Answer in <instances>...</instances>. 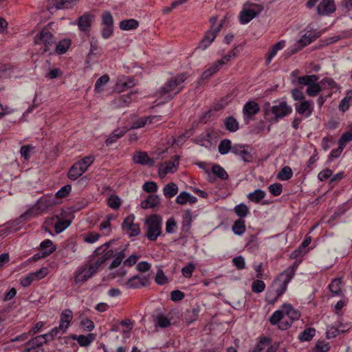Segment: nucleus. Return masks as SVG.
Returning a JSON list of instances; mask_svg holds the SVG:
<instances>
[{
  "mask_svg": "<svg viewBox=\"0 0 352 352\" xmlns=\"http://www.w3.org/2000/svg\"><path fill=\"white\" fill-rule=\"evenodd\" d=\"M274 104V105L271 106L269 102H266L263 107L265 116H269L270 113L273 115V117L270 119L271 123L278 122L280 120L289 116L292 113V107L285 100L278 102L277 100H275Z\"/></svg>",
  "mask_w": 352,
  "mask_h": 352,
  "instance_id": "nucleus-1",
  "label": "nucleus"
},
{
  "mask_svg": "<svg viewBox=\"0 0 352 352\" xmlns=\"http://www.w3.org/2000/svg\"><path fill=\"white\" fill-rule=\"evenodd\" d=\"M162 217L158 214L150 215L145 221L147 226L146 236L151 241L157 240L161 234Z\"/></svg>",
  "mask_w": 352,
  "mask_h": 352,
  "instance_id": "nucleus-2",
  "label": "nucleus"
},
{
  "mask_svg": "<svg viewBox=\"0 0 352 352\" xmlns=\"http://www.w3.org/2000/svg\"><path fill=\"white\" fill-rule=\"evenodd\" d=\"M263 10V6L262 5L246 2L244 4V8L240 12V23L241 24L249 23L252 19L258 15Z\"/></svg>",
  "mask_w": 352,
  "mask_h": 352,
  "instance_id": "nucleus-3",
  "label": "nucleus"
},
{
  "mask_svg": "<svg viewBox=\"0 0 352 352\" xmlns=\"http://www.w3.org/2000/svg\"><path fill=\"white\" fill-rule=\"evenodd\" d=\"M100 267L96 261L89 265L85 264L82 265L76 272L75 282L80 284L85 283L98 272Z\"/></svg>",
  "mask_w": 352,
  "mask_h": 352,
  "instance_id": "nucleus-4",
  "label": "nucleus"
},
{
  "mask_svg": "<svg viewBox=\"0 0 352 352\" xmlns=\"http://www.w3.org/2000/svg\"><path fill=\"white\" fill-rule=\"evenodd\" d=\"M281 308L284 309L285 315L288 317V319L282 321L279 324L278 329L285 331L289 329L294 321L300 319L301 314L298 309H294L289 303H284Z\"/></svg>",
  "mask_w": 352,
  "mask_h": 352,
  "instance_id": "nucleus-5",
  "label": "nucleus"
},
{
  "mask_svg": "<svg viewBox=\"0 0 352 352\" xmlns=\"http://www.w3.org/2000/svg\"><path fill=\"white\" fill-rule=\"evenodd\" d=\"M174 316L175 313L173 310L168 311L166 314L157 313L156 315L153 316V322L155 327L165 329L171 324H174L175 322H172L174 319Z\"/></svg>",
  "mask_w": 352,
  "mask_h": 352,
  "instance_id": "nucleus-6",
  "label": "nucleus"
},
{
  "mask_svg": "<svg viewBox=\"0 0 352 352\" xmlns=\"http://www.w3.org/2000/svg\"><path fill=\"white\" fill-rule=\"evenodd\" d=\"M102 25L101 30L102 36L104 38H109L113 33V19L109 11H105L102 13Z\"/></svg>",
  "mask_w": 352,
  "mask_h": 352,
  "instance_id": "nucleus-7",
  "label": "nucleus"
},
{
  "mask_svg": "<svg viewBox=\"0 0 352 352\" xmlns=\"http://www.w3.org/2000/svg\"><path fill=\"white\" fill-rule=\"evenodd\" d=\"M259 104L252 100L248 101L243 107V120L246 124L254 119L255 115L260 111Z\"/></svg>",
  "mask_w": 352,
  "mask_h": 352,
  "instance_id": "nucleus-8",
  "label": "nucleus"
},
{
  "mask_svg": "<svg viewBox=\"0 0 352 352\" xmlns=\"http://www.w3.org/2000/svg\"><path fill=\"white\" fill-rule=\"evenodd\" d=\"M251 146L248 144H234L233 145L232 153L240 157L241 160L245 163H252L253 155L249 151Z\"/></svg>",
  "mask_w": 352,
  "mask_h": 352,
  "instance_id": "nucleus-9",
  "label": "nucleus"
},
{
  "mask_svg": "<svg viewBox=\"0 0 352 352\" xmlns=\"http://www.w3.org/2000/svg\"><path fill=\"white\" fill-rule=\"evenodd\" d=\"M135 216L131 214L127 216L122 224V229L129 236H136L140 234V228L138 224L134 223Z\"/></svg>",
  "mask_w": 352,
  "mask_h": 352,
  "instance_id": "nucleus-10",
  "label": "nucleus"
},
{
  "mask_svg": "<svg viewBox=\"0 0 352 352\" xmlns=\"http://www.w3.org/2000/svg\"><path fill=\"white\" fill-rule=\"evenodd\" d=\"M313 101L312 100H303L300 102L295 103V109L298 113L301 115L302 117L307 118H309L313 111Z\"/></svg>",
  "mask_w": 352,
  "mask_h": 352,
  "instance_id": "nucleus-11",
  "label": "nucleus"
},
{
  "mask_svg": "<svg viewBox=\"0 0 352 352\" xmlns=\"http://www.w3.org/2000/svg\"><path fill=\"white\" fill-rule=\"evenodd\" d=\"M336 10L333 0H322L317 7V13L320 16L329 15L335 12Z\"/></svg>",
  "mask_w": 352,
  "mask_h": 352,
  "instance_id": "nucleus-12",
  "label": "nucleus"
},
{
  "mask_svg": "<svg viewBox=\"0 0 352 352\" xmlns=\"http://www.w3.org/2000/svg\"><path fill=\"white\" fill-rule=\"evenodd\" d=\"M148 284L149 280L146 276L135 275L126 282L125 285L129 289H138Z\"/></svg>",
  "mask_w": 352,
  "mask_h": 352,
  "instance_id": "nucleus-13",
  "label": "nucleus"
},
{
  "mask_svg": "<svg viewBox=\"0 0 352 352\" xmlns=\"http://www.w3.org/2000/svg\"><path fill=\"white\" fill-rule=\"evenodd\" d=\"M192 222V214L190 209L186 210L182 215L181 235L186 237L190 234Z\"/></svg>",
  "mask_w": 352,
  "mask_h": 352,
  "instance_id": "nucleus-14",
  "label": "nucleus"
},
{
  "mask_svg": "<svg viewBox=\"0 0 352 352\" xmlns=\"http://www.w3.org/2000/svg\"><path fill=\"white\" fill-rule=\"evenodd\" d=\"M60 321L58 329H60L61 334L65 333L73 318V312L69 309H64L60 314Z\"/></svg>",
  "mask_w": 352,
  "mask_h": 352,
  "instance_id": "nucleus-15",
  "label": "nucleus"
},
{
  "mask_svg": "<svg viewBox=\"0 0 352 352\" xmlns=\"http://www.w3.org/2000/svg\"><path fill=\"white\" fill-rule=\"evenodd\" d=\"M56 43V41L52 34L47 29L44 28L34 37V44H51Z\"/></svg>",
  "mask_w": 352,
  "mask_h": 352,
  "instance_id": "nucleus-16",
  "label": "nucleus"
},
{
  "mask_svg": "<svg viewBox=\"0 0 352 352\" xmlns=\"http://www.w3.org/2000/svg\"><path fill=\"white\" fill-rule=\"evenodd\" d=\"M135 163L142 165H147L150 167L154 165V160L151 159L146 152L138 151L133 157Z\"/></svg>",
  "mask_w": 352,
  "mask_h": 352,
  "instance_id": "nucleus-17",
  "label": "nucleus"
},
{
  "mask_svg": "<svg viewBox=\"0 0 352 352\" xmlns=\"http://www.w3.org/2000/svg\"><path fill=\"white\" fill-rule=\"evenodd\" d=\"M342 278H333L328 285V289L333 296H344L342 290Z\"/></svg>",
  "mask_w": 352,
  "mask_h": 352,
  "instance_id": "nucleus-18",
  "label": "nucleus"
},
{
  "mask_svg": "<svg viewBox=\"0 0 352 352\" xmlns=\"http://www.w3.org/2000/svg\"><path fill=\"white\" fill-rule=\"evenodd\" d=\"M320 35V32L307 31L298 41L297 44H310L319 38Z\"/></svg>",
  "mask_w": 352,
  "mask_h": 352,
  "instance_id": "nucleus-19",
  "label": "nucleus"
},
{
  "mask_svg": "<svg viewBox=\"0 0 352 352\" xmlns=\"http://www.w3.org/2000/svg\"><path fill=\"white\" fill-rule=\"evenodd\" d=\"M94 19V16L91 14H85L81 16L78 23L79 29L81 31L87 32L89 29Z\"/></svg>",
  "mask_w": 352,
  "mask_h": 352,
  "instance_id": "nucleus-20",
  "label": "nucleus"
},
{
  "mask_svg": "<svg viewBox=\"0 0 352 352\" xmlns=\"http://www.w3.org/2000/svg\"><path fill=\"white\" fill-rule=\"evenodd\" d=\"M71 338L73 340H76L80 346H87L91 344V342L95 340V336L93 333H89L87 336L84 335H76L73 334L71 336Z\"/></svg>",
  "mask_w": 352,
  "mask_h": 352,
  "instance_id": "nucleus-21",
  "label": "nucleus"
},
{
  "mask_svg": "<svg viewBox=\"0 0 352 352\" xmlns=\"http://www.w3.org/2000/svg\"><path fill=\"white\" fill-rule=\"evenodd\" d=\"M210 174L212 178L216 179V177L221 180H227L229 178V175L226 170L218 164L212 165Z\"/></svg>",
  "mask_w": 352,
  "mask_h": 352,
  "instance_id": "nucleus-22",
  "label": "nucleus"
},
{
  "mask_svg": "<svg viewBox=\"0 0 352 352\" xmlns=\"http://www.w3.org/2000/svg\"><path fill=\"white\" fill-rule=\"evenodd\" d=\"M352 206V201H346L342 204L340 205L337 209L335 210L333 214L330 217L329 221H333L338 218L340 217L343 214H344L347 210L350 209Z\"/></svg>",
  "mask_w": 352,
  "mask_h": 352,
  "instance_id": "nucleus-23",
  "label": "nucleus"
},
{
  "mask_svg": "<svg viewBox=\"0 0 352 352\" xmlns=\"http://www.w3.org/2000/svg\"><path fill=\"white\" fill-rule=\"evenodd\" d=\"M160 204V197L157 195H150L141 202L143 209L153 208Z\"/></svg>",
  "mask_w": 352,
  "mask_h": 352,
  "instance_id": "nucleus-24",
  "label": "nucleus"
},
{
  "mask_svg": "<svg viewBox=\"0 0 352 352\" xmlns=\"http://www.w3.org/2000/svg\"><path fill=\"white\" fill-rule=\"evenodd\" d=\"M295 274L292 273L287 269H285L283 272L279 274V275L274 279L272 283V286L276 285L278 282H282L285 283V285H288L289 283L294 276Z\"/></svg>",
  "mask_w": 352,
  "mask_h": 352,
  "instance_id": "nucleus-25",
  "label": "nucleus"
},
{
  "mask_svg": "<svg viewBox=\"0 0 352 352\" xmlns=\"http://www.w3.org/2000/svg\"><path fill=\"white\" fill-rule=\"evenodd\" d=\"M197 201V198L192 196L189 192L182 191L177 195V204L186 205L189 203L190 204H195Z\"/></svg>",
  "mask_w": 352,
  "mask_h": 352,
  "instance_id": "nucleus-26",
  "label": "nucleus"
},
{
  "mask_svg": "<svg viewBox=\"0 0 352 352\" xmlns=\"http://www.w3.org/2000/svg\"><path fill=\"white\" fill-rule=\"evenodd\" d=\"M222 24H219L216 28H212L211 30H208L201 39V44H210L213 42Z\"/></svg>",
  "mask_w": 352,
  "mask_h": 352,
  "instance_id": "nucleus-27",
  "label": "nucleus"
},
{
  "mask_svg": "<svg viewBox=\"0 0 352 352\" xmlns=\"http://www.w3.org/2000/svg\"><path fill=\"white\" fill-rule=\"evenodd\" d=\"M154 120H159V118L156 116L140 118L133 122L131 128L133 129H137L144 127L146 124L152 123Z\"/></svg>",
  "mask_w": 352,
  "mask_h": 352,
  "instance_id": "nucleus-28",
  "label": "nucleus"
},
{
  "mask_svg": "<svg viewBox=\"0 0 352 352\" xmlns=\"http://www.w3.org/2000/svg\"><path fill=\"white\" fill-rule=\"evenodd\" d=\"M45 344V340H43V336H36L34 338L30 340L25 344V350L28 352H30L32 350L38 348Z\"/></svg>",
  "mask_w": 352,
  "mask_h": 352,
  "instance_id": "nucleus-29",
  "label": "nucleus"
},
{
  "mask_svg": "<svg viewBox=\"0 0 352 352\" xmlns=\"http://www.w3.org/2000/svg\"><path fill=\"white\" fill-rule=\"evenodd\" d=\"M84 173L85 170L81 165L78 162H76L69 170L67 176L70 179L76 180Z\"/></svg>",
  "mask_w": 352,
  "mask_h": 352,
  "instance_id": "nucleus-30",
  "label": "nucleus"
},
{
  "mask_svg": "<svg viewBox=\"0 0 352 352\" xmlns=\"http://www.w3.org/2000/svg\"><path fill=\"white\" fill-rule=\"evenodd\" d=\"M223 122L226 129L230 132H236L239 129L238 121L232 116L226 118Z\"/></svg>",
  "mask_w": 352,
  "mask_h": 352,
  "instance_id": "nucleus-31",
  "label": "nucleus"
},
{
  "mask_svg": "<svg viewBox=\"0 0 352 352\" xmlns=\"http://www.w3.org/2000/svg\"><path fill=\"white\" fill-rule=\"evenodd\" d=\"M285 315L284 309L281 308L280 309L275 311L272 315L269 318V322L272 325H278L282 322V320L283 319V316Z\"/></svg>",
  "mask_w": 352,
  "mask_h": 352,
  "instance_id": "nucleus-32",
  "label": "nucleus"
},
{
  "mask_svg": "<svg viewBox=\"0 0 352 352\" xmlns=\"http://www.w3.org/2000/svg\"><path fill=\"white\" fill-rule=\"evenodd\" d=\"M53 6H49L48 10H51L54 7L56 9L69 8L71 4L77 2L78 0H52Z\"/></svg>",
  "mask_w": 352,
  "mask_h": 352,
  "instance_id": "nucleus-33",
  "label": "nucleus"
},
{
  "mask_svg": "<svg viewBox=\"0 0 352 352\" xmlns=\"http://www.w3.org/2000/svg\"><path fill=\"white\" fill-rule=\"evenodd\" d=\"M139 26V22L134 19H126L120 22V28L122 30H135Z\"/></svg>",
  "mask_w": 352,
  "mask_h": 352,
  "instance_id": "nucleus-34",
  "label": "nucleus"
},
{
  "mask_svg": "<svg viewBox=\"0 0 352 352\" xmlns=\"http://www.w3.org/2000/svg\"><path fill=\"white\" fill-rule=\"evenodd\" d=\"M232 232L239 236L242 235L246 230L245 220L243 219H238L234 222L232 227Z\"/></svg>",
  "mask_w": 352,
  "mask_h": 352,
  "instance_id": "nucleus-35",
  "label": "nucleus"
},
{
  "mask_svg": "<svg viewBox=\"0 0 352 352\" xmlns=\"http://www.w3.org/2000/svg\"><path fill=\"white\" fill-rule=\"evenodd\" d=\"M316 335V329L314 327H307L298 336V340L300 342H308L312 340Z\"/></svg>",
  "mask_w": 352,
  "mask_h": 352,
  "instance_id": "nucleus-36",
  "label": "nucleus"
},
{
  "mask_svg": "<svg viewBox=\"0 0 352 352\" xmlns=\"http://www.w3.org/2000/svg\"><path fill=\"white\" fill-rule=\"evenodd\" d=\"M245 247L250 252H256L259 249V243L256 234H250L248 238Z\"/></svg>",
  "mask_w": 352,
  "mask_h": 352,
  "instance_id": "nucleus-37",
  "label": "nucleus"
},
{
  "mask_svg": "<svg viewBox=\"0 0 352 352\" xmlns=\"http://www.w3.org/2000/svg\"><path fill=\"white\" fill-rule=\"evenodd\" d=\"M233 146L232 145L231 140L229 139L222 140L219 146L218 151L221 155H226L230 151L232 153Z\"/></svg>",
  "mask_w": 352,
  "mask_h": 352,
  "instance_id": "nucleus-38",
  "label": "nucleus"
},
{
  "mask_svg": "<svg viewBox=\"0 0 352 352\" xmlns=\"http://www.w3.org/2000/svg\"><path fill=\"white\" fill-rule=\"evenodd\" d=\"M349 329H340L333 325L328 326L326 331V338L331 339L337 337L338 336L346 333Z\"/></svg>",
  "mask_w": 352,
  "mask_h": 352,
  "instance_id": "nucleus-39",
  "label": "nucleus"
},
{
  "mask_svg": "<svg viewBox=\"0 0 352 352\" xmlns=\"http://www.w3.org/2000/svg\"><path fill=\"white\" fill-rule=\"evenodd\" d=\"M199 309L193 308L192 310H186L183 320L187 324H190L197 320L199 316Z\"/></svg>",
  "mask_w": 352,
  "mask_h": 352,
  "instance_id": "nucleus-40",
  "label": "nucleus"
},
{
  "mask_svg": "<svg viewBox=\"0 0 352 352\" xmlns=\"http://www.w3.org/2000/svg\"><path fill=\"white\" fill-rule=\"evenodd\" d=\"M266 193L261 189H256L248 195V198L256 204H258L265 197Z\"/></svg>",
  "mask_w": 352,
  "mask_h": 352,
  "instance_id": "nucleus-41",
  "label": "nucleus"
},
{
  "mask_svg": "<svg viewBox=\"0 0 352 352\" xmlns=\"http://www.w3.org/2000/svg\"><path fill=\"white\" fill-rule=\"evenodd\" d=\"M293 176V171L292 168L285 166L279 171L277 175V178L281 181H287L290 179Z\"/></svg>",
  "mask_w": 352,
  "mask_h": 352,
  "instance_id": "nucleus-42",
  "label": "nucleus"
},
{
  "mask_svg": "<svg viewBox=\"0 0 352 352\" xmlns=\"http://www.w3.org/2000/svg\"><path fill=\"white\" fill-rule=\"evenodd\" d=\"M234 211L239 219H244L250 212L248 207L243 203L236 205Z\"/></svg>",
  "mask_w": 352,
  "mask_h": 352,
  "instance_id": "nucleus-43",
  "label": "nucleus"
},
{
  "mask_svg": "<svg viewBox=\"0 0 352 352\" xmlns=\"http://www.w3.org/2000/svg\"><path fill=\"white\" fill-rule=\"evenodd\" d=\"M276 285H278L275 289L276 296L274 299L271 300V302L276 303L278 298L287 291V285L282 282H278Z\"/></svg>",
  "mask_w": 352,
  "mask_h": 352,
  "instance_id": "nucleus-44",
  "label": "nucleus"
},
{
  "mask_svg": "<svg viewBox=\"0 0 352 352\" xmlns=\"http://www.w3.org/2000/svg\"><path fill=\"white\" fill-rule=\"evenodd\" d=\"M285 45H273L272 49L266 54L265 65H269L278 51L282 50Z\"/></svg>",
  "mask_w": 352,
  "mask_h": 352,
  "instance_id": "nucleus-45",
  "label": "nucleus"
},
{
  "mask_svg": "<svg viewBox=\"0 0 352 352\" xmlns=\"http://www.w3.org/2000/svg\"><path fill=\"white\" fill-rule=\"evenodd\" d=\"M124 257H125L124 250H122L120 251L119 252H118L115 255V258H113L111 265H109V270H113V269L118 267L121 264V263Z\"/></svg>",
  "mask_w": 352,
  "mask_h": 352,
  "instance_id": "nucleus-46",
  "label": "nucleus"
},
{
  "mask_svg": "<svg viewBox=\"0 0 352 352\" xmlns=\"http://www.w3.org/2000/svg\"><path fill=\"white\" fill-rule=\"evenodd\" d=\"M175 164L173 162H165L160 168V175H166L169 173H173L175 168Z\"/></svg>",
  "mask_w": 352,
  "mask_h": 352,
  "instance_id": "nucleus-47",
  "label": "nucleus"
},
{
  "mask_svg": "<svg viewBox=\"0 0 352 352\" xmlns=\"http://www.w3.org/2000/svg\"><path fill=\"white\" fill-rule=\"evenodd\" d=\"M330 349L329 343L324 340H318L315 346L312 349V352H327Z\"/></svg>",
  "mask_w": 352,
  "mask_h": 352,
  "instance_id": "nucleus-48",
  "label": "nucleus"
},
{
  "mask_svg": "<svg viewBox=\"0 0 352 352\" xmlns=\"http://www.w3.org/2000/svg\"><path fill=\"white\" fill-rule=\"evenodd\" d=\"M109 81V76L107 74H104L100 77L96 82L95 91L96 92H100L103 89V86Z\"/></svg>",
  "mask_w": 352,
  "mask_h": 352,
  "instance_id": "nucleus-49",
  "label": "nucleus"
},
{
  "mask_svg": "<svg viewBox=\"0 0 352 352\" xmlns=\"http://www.w3.org/2000/svg\"><path fill=\"white\" fill-rule=\"evenodd\" d=\"M176 87V80L171 79L161 88L160 94L161 96L168 94Z\"/></svg>",
  "mask_w": 352,
  "mask_h": 352,
  "instance_id": "nucleus-50",
  "label": "nucleus"
},
{
  "mask_svg": "<svg viewBox=\"0 0 352 352\" xmlns=\"http://www.w3.org/2000/svg\"><path fill=\"white\" fill-rule=\"evenodd\" d=\"M175 183H170L166 185L163 189L164 195L166 198L173 197L176 195V188Z\"/></svg>",
  "mask_w": 352,
  "mask_h": 352,
  "instance_id": "nucleus-51",
  "label": "nucleus"
},
{
  "mask_svg": "<svg viewBox=\"0 0 352 352\" xmlns=\"http://www.w3.org/2000/svg\"><path fill=\"white\" fill-rule=\"evenodd\" d=\"M265 283L259 278L254 280L252 283V291L254 293H261L265 290Z\"/></svg>",
  "mask_w": 352,
  "mask_h": 352,
  "instance_id": "nucleus-52",
  "label": "nucleus"
},
{
  "mask_svg": "<svg viewBox=\"0 0 352 352\" xmlns=\"http://www.w3.org/2000/svg\"><path fill=\"white\" fill-rule=\"evenodd\" d=\"M271 342V339L267 337L261 338L257 344L255 346L254 349L252 352H260L263 351L266 346Z\"/></svg>",
  "mask_w": 352,
  "mask_h": 352,
  "instance_id": "nucleus-53",
  "label": "nucleus"
},
{
  "mask_svg": "<svg viewBox=\"0 0 352 352\" xmlns=\"http://www.w3.org/2000/svg\"><path fill=\"white\" fill-rule=\"evenodd\" d=\"M71 223L69 220H58L54 226L56 233L59 234L66 229Z\"/></svg>",
  "mask_w": 352,
  "mask_h": 352,
  "instance_id": "nucleus-54",
  "label": "nucleus"
},
{
  "mask_svg": "<svg viewBox=\"0 0 352 352\" xmlns=\"http://www.w3.org/2000/svg\"><path fill=\"white\" fill-rule=\"evenodd\" d=\"M113 256V251L112 250H107L102 256L97 258L96 262L101 267L107 260Z\"/></svg>",
  "mask_w": 352,
  "mask_h": 352,
  "instance_id": "nucleus-55",
  "label": "nucleus"
},
{
  "mask_svg": "<svg viewBox=\"0 0 352 352\" xmlns=\"http://www.w3.org/2000/svg\"><path fill=\"white\" fill-rule=\"evenodd\" d=\"M321 89V87L318 83L309 85L307 87V94L309 96L314 97L320 92Z\"/></svg>",
  "mask_w": 352,
  "mask_h": 352,
  "instance_id": "nucleus-56",
  "label": "nucleus"
},
{
  "mask_svg": "<svg viewBox=\"0 0 352 352\" xmlns=\"http://www.w3.org/2000/svg\"><path fill=\"white\" fill-rule=\"evenodd\" d=\"M107 204L110 208L117 210L121 205L120 199L116 195H111L108 198Z\"/></svg>",
  "mask_w": 352,
  "mask_h": 352,
  "instance_id": "nucleus-57",
  "label": "nucleus"
},
{
  "mask_svg": "<svg viewBox=\"0 0 352 352\" xmlns=\"http://www.w3.org/2000/svg\"><path fill=\"white\" fill-rule=\"evenodd\" d=\"M113 243V241H109L108 242L104 243L100 247L97 248L94 252V256H102V254L109 248L111 244Z\"/></svg>",
  "mask_w": 352,
  "mask_h": 352,
  "instance_id": "nucleus-58",
  "label": "nucleus"
},
{
  "mask_svg": "<svg viewBox=\"0 0 352 352\" xmlns=\"http://www.w3.org/2000/svg\"><path fill=\"white\" fill-rule=\"evenodd\" d=\"M268 190L273 196H279L283 192V186L280 183H274L269 186Z\"/></svg>",
  "mask_w": 352,
  "mask_h": 352,
  "instance_id": "nucleus-59",
  "label": "nucleus"
},
{
  "mask_svg": "<svg viewBox=\"0 0 352 352\" xmlns=\"http://www.w3.org/2000/svg\"><path fill=\"white\" fill-rule=\"evenodd\" d=\"M195 266L192 263H188L185 267L182 268V273L185 278H190Z\"/></svg>",
  "mask_w": 352,
  "mask_h": 352,
  "instance_id": "nucleus-60",
  "label": "nucleus"
},
{
  "mask_svg": "<svg viewBox=\"0 0 352 352\" xmlns=\"http://www.w3.org/2000/svg\"><path fill=\"white\" fill-rule=\"evenodd\" d=\"M34 146L31 144L24 145L21 147V155L25 160H28L30 158V152L33 150Z\"/></svg>",
  "mask_w": 352,
  "mask_h": 352,
  "instance_id": "nucleus-61",
  "label": "nucleus"
},
{
  "mask_svg": "<svg viewBox=\"0 0 352 352\" xmlns=\"http://www.w3.org/2000/svg\"><path fill=\"white\" fill-rule=\"evenodd\" d=\"M352 101V96H345L339 104V109L342 112L346 111L350 107V102Z\"/></svg>",
  "mask_w": 352,
  "mask_h": 352,
  "instance_id": "nucleus-62",
  "label": "nucleus"
},
{
  "mask_svg": "<svg viewBox=\"0 0 352 352\" xmlns=\"http://www.w3.org/2000/svg\"><path fill=\"white\" fill-rule=\"evenodd\" d=\"M157 185L155 182H146L142 186V189L146 192L154 193L157 190Z\"/></svg>",
  "mask_w": 352,
  "mask_h": 352,
  "instance_id": "nucleus-63",
  "label": "nucleus"
},
{
  "mask_svg": "<svg viewBox=\"0 0 352 352\" xmlns=\"http://www.w3.org/2000/svg\"><path fill=\"white\" fill-rule=\"evenodd\" d=\"M72 190V186L67 184L63 186L56 193V198H64L66 197Z\"/></svg>",
  "mask_w": 352,
  "mask_h": 352,
  "instance_id": "nucleus-64",
  "label": "nucleus"
}]
</instances>
